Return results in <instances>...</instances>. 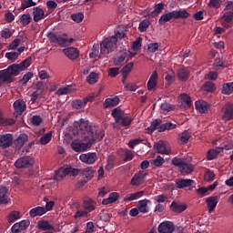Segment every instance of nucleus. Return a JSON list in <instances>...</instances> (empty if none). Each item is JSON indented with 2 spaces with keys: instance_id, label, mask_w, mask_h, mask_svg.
<instances>
[{
  "instance_id": "obj_1",
  "label": "nucleus",
  "mask_w": 233,
  "mask_h": 233,
  "mask_svg": "<svg viewBox=\"0 0 233 233\" xmlns=\"http://www.w3.org/2000/svg\"><path fill=\"white\" fill-rule=\"evenodd\" d=\"M89 136H82L84 141H87V143L81 142L79 140H74L71 143V147L75 150V152H85L88 150V148H92V145L96 143V141H99L105 137V132H99L98 135H94V132L89 133Z\"/></svg>"
},
{
  "instance_id": "obj_2",
  "label": "nucleus",
  "mask_w": 233,
  "mask_h": 233,
  "mask_svg": "<svg viewBox=\"0 0 233 233\" xmlns=\"http://www.w3.org/2000/svg\"><path fill=\"white\" fill-rule=\"evenodd\" d=\"M127 36L124 31H115V35L105 38L100 44V54L106 56L117 48V40Z\"/></svg>"
},
{
  "instance_id": "obj_3",
  "label": "nucleus",
  "mask_w": 233,
  "mask_h": 233,
  "mask_svg": "<svg viewBox=\"0 0 233 233\" xmlns=\"http://www.w3.org/2000/svg\"><path fill=\"white\" fill-rule=\"evenodd\" d=\"M79 172L80 170L77 168H74L70 166H66L56 171L55 179L56 181H60V179L66 177V176L76 177V176H79Z\"/></svg>"
},
{
  "instance_id": "obj_4",
  "label": "nucleus",
  "mask_w": 233,
  "mask_h": 233,
  "mask_svg": "<svg viewBox=\"0 0 233 233\" xmlns=\"http://www.w3.org/2000/svg\"><path fill=\"white\" fill-rule=\"evenodd\" d=\"M47 38L49 39L50 43L54 45H59V46H69L74 43V38H66L62 36L61 35H57L56 33H48Z\"/></svg>"
},
{
  "instance_id": "obj_5",
  "label": "nucleus",
  "mask_w": 233,
  "mask_h": 233,
  "mask_svg": "<svg viewBox=\"0 0 233 233\" xmlns=\"http://www.w3.org/2000/svg\"><path fill=\"white\" fill-rule=\"evenodd\" d=\"M79 129L81 130L83 136H90L92 132L93 136H96V134L98 136L100 132H105L96 127H90L88 125V121H86L85 119H80Z\"/></svg>"
},
{
  "instance_id": "obj_6",
  "label": "nucleus",
  "mask_w": 233,
  "mask_h": 233,
  "mask_svg": "<svg viewBox=\"0 0 233 233\" xmlns=\"http://www.w3.org/2000/svg\"><path fill=\"white\" fill-rule=\"evenodd\" d=\"M154 150L157 152V154H165L168 156L171 152L170 144L167 141L160 140L154 145Z\"/></svg>"
},
{
  "instance_id": "obj_7",
  "label": "nucleus",
  "mask_w": 233,
  "mask_h": 233,
  "mask_svg": "<svg viewBox=\"0 0 233 233\" xmlns=\"http://www.w3.org/2000/svg\"><path fill=\"white\" fill-rule=\"evenodd\" d=\"M79 159L82 163L86 165H94L97 161V153L96 152H88L84 153L79 156Z\"/></svg>"
},
{
  "instance_id": "obj_8",
  "label": "nucleus",
  "mask_w": 233,
  "mask_h": 233,
  "mask_svg": "<svg viewBox=\"0 0 233 233\" xmlns=\"http://www.w3.org/2000/svg\"><path fill=\"white\" fill-rule=\"evenodd\" d=\"M32 165H34V158L32 157H20L15 162L16 168H28Z\"/></svg>"
},
{
  "instance_id": "obj_9",
  "label": "nucleus",
  "mask_w": 233,
  "mask_h": 233,
  "mask_svg": "<svg viewBox=\"0 0 233 233\" xmlns=\"http://www.w3.org/2000/svg\"><path fill=\"white\" fill-rule=\"evenodd\" d=\"M157 230L159 233H172L176 230V226L172 221H164L158 225Z\"/></svg>"
},
{
  "instance_id": "obj_10",
  "label": "nucleus",
  "mask_w": 233,
  "mask_h": 233,
  "mask_svg": "<svg viewBox=\"0 0 233 233\" xmlns=\"http://www.w3.org/2000/svg\"><path fill=\"white\" fill-rule=\"evenodd\" d=\"M146 179L147 173L137 172L132 177L130 185H132V187H139L145 183Z\"/></svg>"
},
{
  "instance_id": "obj_11",
  "label": "nucleus",
  "mask_w": 233,
  "mask_h": 233,
  "mask_svg": "<svg viewBox=\"0 0 233 233\" xmlns=\"http://www.w3.org/2000/svg\"><path fill=\"white\" fill-rule=\"evenodd\" d=\"M178 105L180 108H183L184 110H187V108H190L192 106V99L190 98V96L187 94H182L178 97Z\"/></svg>"
},
{
  "instance_id": "obj_12",
  "label": "nucleus",
  "mask_w": 233,
  "mask_h": 233,
  "mask_svg": "<svg viewBox=\"0 0 233 233\" xmlns=\"http://www.w3.org/2000/svg\"><path fill=\"white\" fill-rule=\"evenodd\" d=\"M15 116H21L26 110V103L23 99H18L13 104Z\"/></svg>"
},
{
  "instance_id": "obj_13",
  "label": "nucleus",
  "mask_w": 233,
  "mask_h": 233,
  "mask_svg": "<svg viewBox=\"0 0 233 233\" xmlns=\"http://www.w3.org/2000/svg\"><path fill=\"white\" fill-rule=\"evenodd\" d=\"M159 77V75L157 74V72L154 71L147 83V88L149 92H152V90H156L157 86V79Z\"/></svg>"
},
{
  "instance_id": "obj_14",
  "label": "nucleus",
  "mask_w": 233,
  "mask_h": 233,
  "mask_svg": "<svg viewBox=\"0 0 233 233\" xmlns=\"http://www.w3.org/2000/svg\"><path fill=\"white\" fill-rule=\"evenodd\" d=\"M14 143V137L12 134H5L0 137V147L1 148H8Z\"/></svg>"
},
{
  "instance_id": "obj_15",
  "label": "nucleus",
  "mask_w": 233,
  "mask_h": 233,
  "mask_svg": "<svg viewBox=\"0 0 233 233\" xmlns=\"http://www.w3.org/2000/svg\"><path fill=\"white\" fill-rule=\"evenodd\" d=\"M224 121H230L233 119V104L228 103L223 108V116Z\"/></svg>"
},
{
  "instance_id": "obj_16",
  "label": "nucleus",
  "mask_w": 233,
  "mask_h": 233,
  "mask_svg": "<svg viewBox=\"0 0 233 233\" xmlns=\"http://www.w3.org/2000/svg\"><path fill=\"white\" fill-rule=\"evenodd\" d=\"M152 201L145 198L137 202V208L141 214H148L150 212V208H148V205H150Z\"/></svg>"
},
{
  "instance_id": "obj_17",
  "label": "nucleus",
  "mask_w": 233,
  "mask_h": 233,
  "mask_svg": "<svg viewBox=\"0 0 233 233\" xmlns=\"http://www.w3.org/2000/svg\"><path fill=\"white\" fill-rule=\"evenodd\" d=\"M233 12H226L221 19V25L224 28H230L232 26Z\"/></svg>"
},
{
  "instance_id": "obj_18",
  "label": "nucleus",
  "mask_w": 233,
  "mask_h": 233,
  "mask_svg": "<svg viewBox=\"0 0 233 233\" xmlns=\"http://www.w3.org/2000/svg\"><path fill=\"white\" fill-rule=\"evenodd\" d=\"M64 54L71 59L72 61H75V59H77L79 57V50L76 47H67L63 49Z\"/></svg>"
},
{
  "instance_id": "obj_19",
  "label": "nucleus",
  "mask_w": 233,
  "mask_h": 233,
  "mask_svg": "<svg viewBox=\"0 0 233 233\" xmlns=\"http://www.w3.org/2000/svg\"><path fill=\"white\" fill-rule=\"evenodd\" d=\"M30 225V221L28 220H22L21 222L15 223L11 228L12 232L17 233V232H23L26 228H28Z\"/></svg>"
},
{
  "instance_id": "obj_20",
  "label": "nucleus",
  "mask_w": 233,
  "mask_h": 233,
  "mask_svg": "<svg viewBox=\"0 0 233 233\" xmlns=\"http://www.w3.org/2000/svg\"><path fill=\"white\" fill-rule=\"evenodd\" d=\"M196 109L200 114H207L210 108V105L204 100H198L195 103Z\"/></svg>"
},
{
  "instance_id": "obj_21",
  "label": "nucleus",
  "mask_w": 233,
  "mask_h": 233,
  "mask_svg": "<svg viewBox=\"0 0 233 233\" xmlns=\"http://www.w3.org/2000/svg\"><path fill=\"white\" fill-rule=\"evenodd\" d=\"M218 197H209L206 199V203L208 205V210L210 213L214 212L216 207H218Z\"/></svg>"
},
{
  "instance_id": "obj_22",
  "label": "nucleus",
  "mask_w": 233,
  "mask_h": 233,
  "mask_svg": "<svg viewBox=\"0 0 233 233\" xmlns=\"http://www.w3.org/2000/svg\"><path fill=\"white\" fill-rule=\"evenodd\" d=\"M45 18V11L40 7L33 8V20L35 23L41 21V19Z\"/></svg>"
},
{
  "instance_id": "obj_23",
  "label": "nucleus",
  "mask_w": 233,
  "mask_h": 233,
  "mask_svg": "<svg viewBox=\"0 0 233 233\" xmlns=\"http://www.w3.org/2000/svg\"><path fill=\"white\" fill-rule=\"evenodd\" d=\"M117 105H119V97L117 96L109 97L104 101V108H113Z\"/></svg>"
},
{
  "instance_id": "obj_24",
  "label": "nucleus",
  "mask_w": 233,
  "mask_h": 233,
  "mask_svg": "<svg viewBox=\"0 0 233 233\" xmlns=\"http://www.w3.org/2000/svg\"><path fill=\"white\" fill-rule=\"evenodd\" d=\"M143 196H145V191L131 193L125 197L124 201H127V202L136 201L137 199H140V198H143Z\"/></svg>"
},
{
  "instance_id": "obj_25",
  "label": "nucleus",
  "mask_w": 233,
  "mask_h": 233,
  "mask_svg": "<svg viewBox=\"0 0 233 233\" xmlns=\"http://www.w3.org/2000/svg\"><path fill=\"white\" fill-rule=\"evenodd\" d=\"M175 19L174 11L163 14L158 19V24L163 25L165 23H168V21H172Z\"/></svg>"
},
{
  "instance_id": "obj_26",
  "label": "nucleus",
  "mask_w": 233,
  "mask_h": 233,
  "mask_svg": "<svg viewBox=\"0 0 233 233\" xmlns=\"http://www.w3.org/2000/svg\"><path fill=\"white\" fill-rule=\"evenodd\" d=\"M44 214H46V209L43 207H36L29 211L31 218H37V216H43Z\"/></svg>"
},
{
  "instance_id": "obj_27",
  "label": "nucleus",
  "mask_w": 233,
  "mask_h": 233,
  "mask_svg": "<svg viewBox=\"0 0 233 233\" xmlns=\"http://www.w3.org/2000/svg\"><path fill=\"white\" fill-rule=\"evenodd\" d=\"M0 81L1 83H12L13 78L8 72V69H4L0 71Z\"/></svg>"
},
{
  "instance_id": "obj_28",
  "label": "nucleus",
  "mask_w": 233,
  "mask_h": 233,
  "mask_svg": "<svg viewBox=\"0 0 233 233\" xmlns=\"http://www.w3.org/2000/svg\"><path fill=\"white\" fill-rule=\"evenodd\" d=\"M28 141V135L22 134L15 140V146L16 148H22V147Z\"/></svg>"
},
{
  "instance_id": "obj_29",
  "label": "nucleus",
  "mask_w": 233,
  "mask_h": 233,
  "mask_svg": "<svg viewBox=\"0 0 233 233\" xmlns=\"http://www.w3.org/2000/svg\"><path fill=\"white\" fill-rule=\"evenodd\" d=\"M7 72H9L11 77H14L15 76H19V73L22 72V70L19 64H13L7 67Z\"/></svg>"
},
{
  "instance_id": "obj_30",
  "label": "nucleus",
  "mask_w": 233,
  "mask_h": 233,
  "mask_svg": "<svg viewBox=\"0 0 233 233\" xmlns=\"http://www.w3.org/2000/svg\"><path fill=\"white\" fill-rule=\"evenodd\" d=\"M177 188H186V187H192L194 185V180L192 179H177L176 181Z\"/></svg>"
},
{
  "instance_id": "obj_31",
  "label": "nucleus",
  "mask_w": 233,
  "mask_h": 233,
  "mask_svg": "<svg viewBox=\"0 0 233 233\" xmlns=\"http://www.w3.org/2000/svg\"><path fill=\"white\" fill-rule=\"evenodd\" d=\"M171 210L172 212H177V214H181V212H185V210H187V205L177 204V202H172Z\"/></svg>"
},
{
  "instance_id": "obj_32",
  "label": "nucleus",
  "mask_w": 233,
  "mask_h": 233,
  "mask_svg": "<svg viewBox=\"0 0 233 233\" xmlns=\"http://www.w3.org/2000/svg\"><path fill=\"white\" fill-rule=\"evenodd\" d=\"M117 199H119V194L118 193H110L109 197L107 198H105L102 201V205H110L112 203H116V201H117Z\"/></svg>"
},
{
  "instance_id": "obj_33",
  "label": "nucleus",
  "mask_w": 233,
  "mask_h": 233,
  "mask_svg": "<svg viewBox=\"0 0 233 233\" xmlns=\"http://www.w3.org/2000/svg\"><path fill=\"white\" fill-rule=\"evenodd\" d=\"M161 127V119L154 120L149 127L147 128V134H152L154 130H158Z\"/></svg>"
},
{
  "instance_id": "obj_34",
  "label": "nucleus",
  "mask_w": 233,
  "mask_h": 233,
  "mask_svg": "<svg viewBox=\"0 0 233 233\" xmlns=\"http://www.w3.org/2000/svg\"><path fill=\"white\" fill-rule=\"evenodd\" d=\"M165 9V4L159 3L155 5V9L149 14V17H157L160 12H163Z\"/></svg>"
},
{
  "instance_id": "obj_35",
  "label": "nucleus",
  "mask_w": 233,
  "mask_h": 233,
  "mask_svg": "<svg viewBox=\"0 0 233 233\" xmlns=\"http://www.w3.org/2000/svg\"><path fill=\"white\" fill-rule=\"evenodd\" d=\"M111 116H113V117L115 118L116 123H119L121 119L124 117L125 112H123V110L119 108H115L113 109Z\"/></svg>"
},
{
  "instance_id": "obj_36",
  "label": "nucleus",
  "mask_w": 233,
  "mask_h": 233,
  "mask_svg": "<svg viewBox=\"0 0 233 233\" xmlns=\"http://www.w3.org/2000/svg\"><path fill=\"white\" fill-rule=\"evenodd\" d=\"M173 14L175 15V19H187V17H188V15H190L188 14V12H187V10H185V9L174 10Z\"/></svg>"
},
{
  "instance_id": "obj_37",
  "label": "nucleus",
  "mask_w": 233,
  "mask_h": 233,
  "mask_svg": "<svg viewBox=\"0 0 233 233\" xmlns=\"http://www.w3.org/2000/svg\"><path fill=\"white\" fill-rule=\"evenodd\" d=\"M220 152H223V148L217 147L216 149H211L208 151L207 157L209 161H212V159H216V157L218 154H220Z\"/></svg>"
},
{
  "instance_id": "obj_38",
  "label": "nucleus",
  "mask_w": 233,
  "mask_h": 233,
  "mask_svg": "<svg viewBox=\"0 0 233 233\" xmlns=\"http://www.w3.org/2000/svg\"><path fill=\"white\" fill-rule=\"evenodd\" d=\"M74 92V86H66L65 87H61L56 91L57 96H66L67 94H72Z\"/></svg>"
},
{
  "instance_id": "obj_39",
  "label": "nucleus",
  "mask_w": 233,
  "mask_h": 233,
  "mask_svg": "<svg viewBox=\"0 0 233 233\" xmlns=\"http://www.w3.org/2000/svg\"><path fill=\"white\" fill-rule=\"evenodd\" d=\"M17 219H21V213H19V211H12L7 216L8 223H14L17 221Z\"/></svg>"
},
{
  "instance_id": "obj_40",
  "label": "nucleus",
  "mask_w": 233,
  "mask_h": 233,
  "mask_svg": "<svg viewBox=\"0 0 233 233\" xmlns=\"http://www.w3.org/2000/svg\"><path fill=\"white\" fill-rule=\"evenodd\" d=\"M7 192L6 187H0V205L8 203V197L6 196Z\"/></svg>"
},
{
  "instance_id": "obj_41",
  "label": "nucleus",
  "mask_w": 233,
  "mask_h": 233,
  "mask_svg": "<svg viewBox=\"0 0 233 233\" xmlns=\"http://www.w3.org/2000/svg\"><path fill=\"white\" fill-rule=\"evenodd\" d=\"M222 94H225L226 96H230V94H233V82L223 85Z\"/></svg>"
},
{
  "instance_id": "obj_42",
  "label": "nucleus",
  "mask_w": 233,
  "mask_h": 233,
  "mask_svg": "<svg viewBox=\"0 0 233 233\" xmlns=\"http://www.w3.org/2000/svg\"><path fill=\"white\" fill-rule=\"evenodd\" d=\"M94 168L92 167H86L82 171V177H85L86 179H92L94 177Z\"/></svg>"
},
{
  "instance_id": "obj_43",
  "label": "nucleus",
  "mask_w": 233,
  "mask_h": 233,
  "mask_svg": "<svg viewBox=\"0 0 233 233\" xmlns=\"http://www.w3.org/2000/svg\"><path fill=\"white\" fill-rule=\"evenodd\" d=\"M95 208H96V202H94V200L88 199L84 202V209L86 212H92V210H94Z\"/></svg>"
},
{
  "instance_id": "obj_44",
  "label": "nucleus",
  "mask_w": 233,
  "mask_h": 233,
  "mask_svg": "<svg viewBox=\"0 0 233 233\" xmlns=\"http://www.w3.org/2000/svg\"><path fill=\"white\" fill-rule=\"evenodd\" d=\"M54 132L50 131L44 136H42L39 139L41 145H48L49 141H52V136Z\"/></svg>"
},
{
  "instance_id": "obj_45",
  "label": "nucleus",
  "mask_w": 233,
  "mask_h": 233,
  "mask_svg": "<svg viewBox=\"0 0 233 233\" xmlns=\"http://www.w3.org/2000/svg\"><path fill=\"white\" fill-rule=\"evenodd\" d=\"M177 76L180 81H187V79H188V76H190V72L185 68H181L177 71Z\"/></svg>"
},
{
  "instance_id": "obj_46",
  "label": "nucleus",
  "mask_w": 233,
  "mask_h": 233,
  "mask_svg": "<svg viewBox=\"0 0 233 233\" xmlns=\"http://www.w3.org/2000/svg\"><path fill=\"white\" fill-rule=\"evenodd\" d=\"M189 139H190L189 133L184 132L179 134L178 136V143H180V145H187Z\"/></svg>"
},
{
  "instance_id": "obj_47",
  "label": "nucleus",
  "mask_w": 233,
  "mask_h": 233,
  "mask_svg": "<svg viewBox=\"0 0 233 233\" xmlns=\"http://www.w3.org/2000/svg\"><path fill=\"white\" fill-rule=\"evenodd\" d=\"M165 165V158L161 156H157L156 159L151 160V167H159Z\"/></svg>"
},
{
  "instance_id": "obj_48",
  "label": "nucleus",
  "mask_w": 233,
  "mask_h": 233,
  "mask_svg": "<svg viewBox=\"0 0 233 233\" xmlns=\"http://www.w3.org/2000/svg\"><path fill=\"white\" fill-rule=\"evenodd\" d=\"M38 228L42 230H54V226H52L48 221L42 220L38 222Z\"/></svg>"
},
{
  "instance_id": "obj_49",
  "label": "nucleus",
  "mask_w": 233,
  "mask_h": 233,
  "mask_svg": "<svg viewBox=\"0 0 233 233\" xmlns=\"http://www.w3.org/2000/svg\"><path fill=\"white\" fill-rule=\"evenodd\" d=\"M180 172L183 174V176H187V174H191V172H194V167H192V165L187 164L186 162L180 168Z\"/></svg>"
},
{
  "instance_id": "obj_50",
  "label": "nucleus",
  "mask_w": 233,
  "mask_h": 233,
  "mask_svg": "<svg viewBox=\"0 0 233 233\" xmlns=\"http://www.w3.org/2000/svg\"><path fill=\"white\" fill-rule=\"evenodd\" d=\"M14 123H15L14 119L5 118V116H3V112L0 110V125H3V127H8V125H14Z\"/></svg>"
},
{
  "instance_id": "obj_51",
  "label": "nucleus",
  "mask_w": 233,
  "mask_h": 233,
  "mask_svg": "<svg viewBox=\"0 0 233 233\" xmlns=\"http://www.w3.org/2000/svg\"><path fill=\"white\" fill-rule=\"evenodd\" d=\"M20 23L23 26H27L29 23H32V16L30 14H24L20 17Z\"/></svg>"
},
{
  "instance_id": "obj_52",
  "label": "nucleus",
  "mask_w": 233,
  "mask_h": 233,
  "mask_svg": "<svg viewBox=\"0 0 233 233\" xmlns=\"http://www.w3.org/2000/svg\"><path fill=\"white\" fill-rule=\"evenodd\" d=\"M98 79H99V75L92 72L87 76L86 81H87V83H89V85H96V83H97Z\"/></svg>"
},
{
  "instance_id": "obj_53",
  "label": "nucleus",
  "mask_w": 233,
  "mask_h": 233,
  "mask_svg": "<svg viewBox=\"0 0 233 233\" xmlns=\"http://www.w3.org/2000/svg\"><path fill=\"white\" fill-rule=\"evenodd\" d=\"M89 56L91 59H100L101 56H99V45L93 46V51L90 53Z\"/></svg>"
},
{
  "instance_id": "obj_54",
  "label": "nucleus",
  "mask_w": 233,
  "mask_h": 233,
  "mask_svg": "<svg viewBox=\"0 0 233 233\" xmlns=\"http://www.w3.org/2000/svg\"><path fill=\"white\" fill-rule=\"evenodd\" d=\"M176 124L173 123H165L160 126L158 128L159 132H165V130H174L176 128Z\"/></svg>"
},
{
  "instance_id": "obj_55",
  "label": "nucleus",
  "mask_w": 233,
  "mask_h": 233,
  "mask_svg": "<svg viewBox=\"0 0 233 233\" xmlns=\"http://www.w3.org/2000/svg\"><path fill=\"white\" fill-rule=\"evenodd\" d=\"M126 59H127V54L121 53L118 56L115 58L114 63L116 66H119V65L125 63Z\"/></svg>"
},
{
  "instance_id": "obj_56",
  "label": "nucleus",
  "mask_w": 233,
  "mask_h": 233,
  "mask_svg": "<svg viewBox=\"0 0 233 233\" xmlns=\"http://www.w3.org/2000/svg\"><path fill=\"white\" fill-rule=\"evenodd\" d=\"M72 106L76 110H81V108H85L86 105L85 104L84 100H74L72 102Z\"/></svg>"
},
{
  "instance_id": "obj_57",
  "label": "nucleus",
  "mask_w": 233,
  "mask_h": 233,
  "mask_svg": "<svg viewBox=\"0 0 233 233\" xmlns=\"http://www.w3.org/2000/svg\"><path fill=\"white\" fill-rule=\"evenodd\" d=\"M149 26H150V21L143 20L139 24L138 30H139V32H147V30L148 29Z\"/></svg>"
},
{
  "instance_id": "obj_58",
  "label": "nucleus",
  "mask_w": 233,
  "mask_h": 233,
  "mask_svg": "<svg viewBox=\"0 0 233 233\" xmlns=\"http://www.w3.org/2000/svg\"><path fill=\"white\" fill-rule=\"evenodd\" d=\"M30 65H32V58L29 57L25 60H24L22 63L18 64V66L20 67V70H26V68H28V66H30Z\"/></svg>"
},
{
  "instance_id": "obj_59",
  "label": "nucleus",
  "mask_w": 233,
  "mask_h": 233,
  "mask_svg": "<svg viewBox=\"0 0 233 233\" xmlns=\"http://www.w3.org/2000/svg\"><path fill=\"white\" fill-rule=\"evenodd\" d=\"M30 6H35V2H34V0H24L22 2V10H26V8H30Z\"/></svg>"
},
{
  "instance_id": "obj_60",
  "label": "nucleus",
  "mask_w": 233,
  "mask_h": 233,
  "mask_svg": "<svg viewBox=\"0 0 233 233\" xmlns=\"http://www.w3.org/2000/svg\"><path fill=\"white\" fill-rule=\"evenodd\" d=\"M116 161V157L109 156L107 157V164L106 166V170H112L114 168V162Z\"/></svg>"
},
{
  "instance_id": "obj_61",
  "label": "nucleus",
  "mask_w": 233,
  "mask_h": 233,
  "mask_svg": "<svg viewBox=\"0 0 233 233\" xmlns=\"http://www.w3.org/2000/svg\"><path fill=\"white\" fill-rule=\"evenodd\" d=\"M88 216V211L85 209L77 210L74 216L75 219H81V218H86Z\"/></svg>"
},
{
  "instance_id": "obj_62",
  "label": "nucleus",
  "mask_w": 233,
  "mask_h": 233,
  "mask_svg": "<svg viewBox=\"0 0 233 233\" xmlns=\"http://www.w3.org/2000/svg\"><path fill=\"white\" fill-rule=\"evenodd\" d=\"M141 41H143L141 37H138L136 41H134L131 46L132 50L137 52V50L141 48Z\"/></svg>"
},
{
  "instance_id": "obj_63",
  "label": "nucleus",
  "mask_w": 233,
  "mask_h": 233,
  "mask_svg": "<svg viewBox=\"0 0 233 233\" xmlns=\"http://www.w3.org/2000/svg\"><path fill=\"white\" fill-rule=\"evenodd\" d=\"M5 57L9 61H15L19 57V54L17 52H8L5 54Z\"/></svg>"
},
{
  "instance_id": "obj_64",
  "label": "nucleus",
  "mask_w": 233,
  "mask_h": 233,
  "mask_svg": "<svg viewBox=\"0 0 233 233\" xmlns=\"http://www.w3.org/2000/svg\"><path fill=\"white\" fill-rule=\"evenodd\" d=\"M120 121L122 127H130L132 125V118L130 116H123Z\"/></svg>"
}]
</instances>
